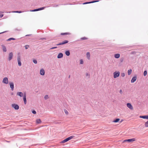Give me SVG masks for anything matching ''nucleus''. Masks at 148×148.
<instances>
[{"label": "nucleus", "mask_w": 148, "mask_h": 148, "mask_svg": "<svg viewBox=\"0 0 148 148\" xmlns=\"http://www.w3.org/2000/svg\"><path fill=\"white\" fill-rule=\"evenodd\" d=\"M120 72L119 71L118 72H114V78H116V77H118L120 75Z\"/></svg>", "instance_id": "obj_1"}, {"label": "nucleus", "mask_w": 148, "mask_h": 148, "mask_svg": "<svg viewBox=\"0 0 148 148\" xmlns=\"http://www.w3.org/2000/svg\"><path fill=\"white\" fill-rule=\"evenodd\" d=\"M136 140V139L135 138H132L131 139H128L127 140H125L123 141V143H124L126 142H133L135 141Z\"/></svg>", "instance_id": "obj_2"}, {"label": "nucleus", "mask_w": 148, "mask_h": 148, "mask_svg": "<svg viewBox=\"0 0 148 148\" xmlns=\"http://www.w3.org/2000/svg\"><path fill=\"white\" fill-rule=\"evenodd\" d=\"M12 107L15 110H17L19 108V107L17 104H13L12 105Z\"/></svg>", "instance_id": "obj_3"}, {"label": "nucleus", "mask_w": 148, "mask_h": 148, "mask_svg": "<svg viewBox=\"0 0 148 148\" xmlns=\"http://www.w3.org/2000/svg\"><path fill=\"white\" fill-rule=\"evenodd\" d=\"M3 83L5 84H7L8 83V80L7 77H4L3 80L2 81Z\"/></svg>", "instance_id": "obj_4"}, {"label": "nucleus", "mask_w": 148, "mask_h": 148, "mask_svg": "<svg viewBox=\"0 0 148 148\" xmlns=\"http://www.w3.org/2000/svg\"><path fill=\"white\" fill-rule=\"evenodd\" d=\"M68 42H69V41L68 40H65L64 41H62V42H60V43L57 44L56 45L58 46V45H62L64 44H65L66 43H68Z\"/></svg>", "instance_id": "obj_5"}, {"label": "nucleus", "mask_w": 148, "mask_h": 148, "mask_svg": "<svg viewBox=\"0 0 148 148\" xmlns=\"http://www.w3.org/2000/svg\"><path fill=\"white\" fill-rule=\"evenodd\" d=\"M23 99L24 104H26L27 103V100L26 99V93L25 92L23 94Z\"/></svg>", "instance_id": "obj_6"}, {"label": "nucleus", "mask_w": 148, "mask_h": 148, "mask_svg": "<svg viewBox=\"0 0 148 148\" xmlns=\"http://www.w3.org/2000/svg\"><path fill=\"white\" fill-rule=\"evenodd\" d=\"M17 61L18 64L19 66H21V58L20 56L18 57L17 58Z\"/></svg>", "instance_id": "obj_7"}, {"label": "nucleus", "mask_w": 148, "mask_h": 148, "mask_svg": "<svg viewBox=\"0 0 148 148\" xmlns=\"http://www.w3.org/2000/svg\"><path fill=\"white\" fill-rule=\"evenodd\" d=\"M127 106L128 108H129L131 110L133 109V107L132 105L130 103H128L127 104Z\"/></svg>", "instance_id": "obj_8"}, {"label": "nucleus", "mask_w": 148, "mask_h": 148, "mask_svg": "<svg viewBox=\"0 0 148 148\" xmlns=\"http://www.w3.org/2000/svg\"><path fill=\"white\" fill-rule=\"evenodd\" d=\"M9 84L10 88H11L12 90H13L14 88V85L13 83L12 82H10Z\"/></svg>", "instance_id": "obj_9"}, {"label": "nucleus", "mask_w": 148, "mask_h": 148, "mask_svg": "<svg viewBox=\"0 0 148 148\" xmlns=\"http://www.w3.org/2000/svg\"><path fill=\"white\" fill-rule=\"evenodd\" d=\"M13 53L12 52L10 53L9 55V60H10L12 58V57H13Z\"/></svg>", "instance_id": "obj_10"}, {"label": "nucleus", "mask_w": 148, "mask_h": 148, "mask_svg": "<svg viewBox=\"0 0 148 148\" xmlns=\"http://www.w3.org/2000/svg\"><path fill=\"white\" fill-rule=\"evenodd\" d=\"M137 77H133L132 79L131 82L132 83L134 82L136 80Z\"/></svg>", "instance_id": "obj_11"}, {"label": "nucleus", "mask_w": 148, "mask_h": 148, "mask_svg": "<svg viewBox=\"0 0 148 148\" xmlns=\"http://www.w3.org/2000/svg\"><path fill=\"white\" fill-rule=\"evenodd\" d=\"M98 1H91V2L84 3H83V4H87L94 3H95V2H97Z\"/></svg>", "instance_id": "obj_12"}, {"label": "nucleus", "mask_w": 148, "mask_h": 148, "mask_svg": "<svg viewBox=\"0 0 148 148\" xmlns=\"http://www.w3.org/2000/svg\"><path fill=\"white\" fill-rule=\"evenodd\" d=\"M140 117L144 119H148V115L145 116H140Z\"/></svg>", "instance_id": "obj_13"}, {"label": "nucleus", "mask_w": 148, "mask_h": 148, "mask_svg": "<svg viewBox=\"0 0 148 148\" xmlns=\"http://www.w3.org/2000/svg\"><path fill=\"white\" fill-rule=\"evenodd\" d=\"M45 73V72L44 70L43 69H42L40 70V74L41 75H44Z\"/></svg>", "instance_id": "obj_14"}, {"label": "nucleus", "mask_w": 148, "mask_h": 148, "mask_svg": "<svg viewBox=\"0 0 148 148\" xmlns=\"http://www.w3.org/2000/svg\"><path fill=\"white\" fill-rule=\"evenodd\" d=\"M17 95H18L20 97H22L23 96V93L21 92H17Z\"/></svg>", "instance_id": "obj_15"}, {"label": "nucleus", "mask_w": 148, "mask_h": 148, "mask_svg": "<svg viewBox=\"0 0 148 148\" xmlns=\"http://www.w3.org/2000/svg\"><path fill=\"white\" fill-rule=\"evenodd\" d=\"M63 54L62 53H59L58 56L57 58H62L63 57Z\"/></svg>", "instance_id": "obj_16"}, {"label": "nucleus", "mask_w": 148, "mask_h": 148, "mask_svg": "<svg viewBox=\"0 0 148 148\" xmlns=\"http://www.w3.org/2000/svg\"><path fill=\"white\" fill-rule=\"evenodd\" d=\"M74 137V136H70L66 139H65L66 140V142L68 141L69 140L72 139Z\"/></svg>", "instance_id": "obj_17"}, {"label": "nucleus", "mask_w": 148, "mask_h": 148, "mask_svg": "<svg viewBox=\"0 0 148 148\" xmlns=\"http://www.w3.org/2000/svg\"><path fill=\"white\" fill-rule=\"evenodd\" d=\"M86 56L88 59L89 60L90 59V53L89 52H87L86 53Z\"/></svg>", "instance_id": "obj_18"}, {"label": "nucleus", "mask_w": 148, "mask_h": 148, "mask_svg": "<svg viewBox=\"0 0 148 148\" xmlns=\"http://www.w3.org/2000/svg\"><path fill=\"white\" fill-rule=\"evenodd\" d=\"M120 56V54L119 53L115 54L114 55V57L116 58H119Z\"/></svg>", "instance_id": "obj_19"}, {"label": "nucleus", "mask_w": 148, "mask_h": 148, "mask_svg": "<svg viewBox=\"0 0 148 148\" xmlns=\"http://www.w3.org/2000/svg\"><path fill=\"white\" fill-rule=\"evenodd\" d=\"M2 47L3 48V51L4 52H5L6 51V49L5 46L3 45H2Z\"/></svg>", "instance_id": "obj_20"}, {"label": "nucleus", "mask_w": 148, "mask_h": 148, "mask_svg": "<svg viewBox=\"0 0 148 148\" xmlns=\"http://www.w3.org/2000/svg\"><path fill=\"white\" fill-rule=\"evenodd\" d=\"M120 120V119H116L115 120H114L113 122L114 123H117Z\"/></svg>", "instance_id": "obj_21"}, {"label": "nucleus", "mask_w": 148, "mask_h": 148, "mask_svg": "<svg viewBox=\"0 0 148 148\" xmlns=\"http://www.w3.org/2000/svg\"><path fill=\"white\" fill-rule=\"evenodd\" d=\"M41 122V120L40 119H38L36 120V122L38 123H40Z\"/></svg>", "instance_id": "obj_22"}, {"label": "nucleus", "mask_w": 148, "mask_h": 148, "mask_svg": "<svg viewBox=\"0 0 148 148\" xmlns=\"http://www.w3.org/2000/svg\"><path fill=\"white\" fill-rule=\"evenodd\" d=\"M132 70L131 69H129L128 71V74L129 75H130L132 73Z\"/></svg>", "instance_id": "obj_23"}, {"label": "nucleus", "mask_w": 148, "mask_h": 148, "mask_svg": "<svg viewBox=\"0 0 148 148\" xmlns=\"http://www.w3.org/2000/svg\"><path fill=\"white\" fill-rule=\"evenodd\" d=\"M65 54L67 56H69L70 54V52L69 51H66L65 52Z\"/></svg>", "instance_id": "obj_24"}, {"label": "nucleus", "mask_w": 148, "mask_h": 148, "mask_svg": "<svg viewBox=\"0 0 148 148\" xmlns=\"http://www.w3.org/2000/svg\"><path fill=\"white\" fill-rule=\"evenodd\" d=\"M145 127H148V120L145 123Z\"/></svg>", "instance_id": "obj_25"}, {"label": "nucleus", "mask_w": 148, "mask_h": 148, "mask_svg": "<svg viewBox=\"0 0 148 148\" xmlns=\"http://www.w3.org/2000/svg\"><path fill=\"white\" fill-rule=\"evenodd\" d=\"M69 33H62L61 34V35H68L69 34Z\"/></svg>", "instance_id": "obj_26"}, {"label": "nucleus", "mask_w": 148, "mask_h": 148, "mask_svg": "<svg viewBox=\"0 0 148 148\" xmlns=\"http://www.w3.org/2000/svg\"><path fill=\"white\" fill-rule=\"evenodd\" d=\"M39 10V8H38V9H35V10H30V12H35V11H38Z\"/></svg>", "instance_id": "obj_27"}, {"label": "nucleus", "mask_w": 148, "mask_h": 148, "mask_svg": "<svg viewBox=\"0 0 148 148\" xmlns=\"http://www.w3.org/2000/svg\"><path fill=\"white\" fill-rule=\"evenodd\" d=\"M64 112L66 114V115H68L69 114V112L66 109H64Z\"/></svg>", "instance_id": "obj_28"}, {"label": "nucleus", "mask_w": 148, "mask_h": 148, "mask_svg": "<svg viewBox=\"0 0 148 148\" xmlns=\"http://www.w3.org/2000/svg\"><path fill=\"white\" fill-rule=\"evenodd\" d=\"M12 12H15V13H21L22 12L21 11H13Z\"/></svg>", "instance_id": "obj_29"}, {"label": "nucleus", "mask_w": 148, "mask_h": 148, "mask_svg": "<svg viewBox=\"0 0 148 148\" xmlns=\"http://www.w3.org/2000/svg\"><path fill=\"white\" fill-rule=\"evenodd\" d=\"M15 40L14 38H10L8 39L7 40V41H9L11 40Z\"/></svg>", "instance_id": "obj_30"}, {"label": "nucleus", "mask_w": 148, "mask_h": 148, "mask_svg": "<svg viewBox=\"0 0 148 148\" xmlns=\"http://www.w3.org/2000/svg\"><path fill=\"white\" fill-rule=\"evenodd\" d=\"M147 74V71H145L144 72V76H146Z\"/></svg>", "instance_id": "obj_31"}, {"label": "nucleus", "mask_w": 148, "mask_h": 148, "mask_svg": "<svg viewBox=\"0 0 148 148\" xmlns=\"http://www.w3.org/2000/svg\"><path fill=\"white\" fill-rule=\"evenodd\" d=\"M48 98V96L47 95H45L44 97V98L45 99H47Z\"/></svg>", "instance_id": "obj_32"}, {"label": "nucleus", "mask_w": 148, "mask_h": 148, "mask_svg": "<svg viewBox=\"0 0 148 148\" xmlns=\"http://www.w3.org/2000/svg\"><path fill=\"white\" fill-rule=\"evenodd\" d=\"M66 142V139H65L63 140H62V141L60 143H65Z\"/></svg>", "instance_id": "obj_33"}, {"label": "nucleus", "mask_w": 148, "mask_h": 148, "mask_svg": "<svg viewBox=\"0 0 148 148\" xmlns=\"http://www.w3.org/2000/svg\"><path fill=\"white\" fill-rule=\"evenodd\" d=\"M45 8V7H43L41 8H39V10H43Z\"/></svg>", "instance_id": "obj_34"}, {"label": "nucleus", "mask_w": 148, "mask_h": 148, "mask_svg": "<svg viewBox=\"0 0 148 148\" xmlns=\"http://www.w3.org/2000/svg\"><path fill=\"white\" fill-rule=\"evenodd\" d=\"M33 62L35 64H37V61L36 60H33Z\"/></svg>", "instance_id": "obj_35"}, {"label": "nucleus", "mask_w": 148, "mask_h": 148, "mask_svg": "<svg viewBox=\"0 0 148 148\" xmlns=\"http://www.w3.org/2000/svg\"><path fill=\"white\" fill-rule=\"evenodd\" d=\"M121 76L123 77H124L125 76V74L124 73H121Z\"/></svg>", "instance_id": "obj_36"}, {"label": "nucleus", "mask_w": 148, "mask_h": 148, "mask_svg": "<svg viewBox=\"0 0 148 148\" xmlns=\"http://www.w3.org/2000/svg\"><path fill=\"white\" fill-rule=\"evenodd\" d=\"M87 39V38L86 37H84L82 38H81V39H82V40H86V39Z\"/></svg>", "instance_id": "obj_37"}, {"label": "nucleus", "mask_w": 148, "mask_h": 148, "mask_svg": "<svg viewBox=\"0 0 148 148\" xmlns=\"http://www.w3.org/2000/svg\"><path fill=\"white\" fill-rule=\"evenodd\" d=\"M25 48L26 49H27L29 47V46L28 45H26L25 46Z\"/></svg>", "instance_id": "obj_38"}, {"label": "nucleus", "mask_w": 148, "mask_h": 148, "mask_svg": "<svg viewBox=\"0 0 148 148\" xmlns=\"http://www.w3.org/2000/svg\"><path fill=\"white\" fill-rule=\"evenodd\" d=\"M32 112L33 114H36V112L35 110H34L32 111Z\"/></svg>", "instance_id": "obj_39"}, {"label": "nucleus", "mask_w": 148, "mask_h": 148, "mask_svg": "<svg viewBox=\"0 0 148 148\" xmlns=\"http://www.w3.org/2000/svg\"><path fill=\"white\" fill-rule=\"evenodd\" d=\"M83 62L82 60H80V63L81 64H83Z\"/></svg>", "instance_id": "obj_40"}, {"label": "nucleus", "mask_w": 148, "mask_h": 148, "mask_svg": "<svg viewBox=\"0 0 148 148\" xmlns=\"http://www.w3.org/2000/svg\"><path fill=\"white\" fill-rule=\"evenodd\" d=\"M119 92L121 94H122L123 93L122 91L121 90H120L119 91Z\"/></svg>", "instance_id": "obj_41"}, {"label": "nucleus", "mask_w": 148, "mask_h": 148, "mask_svg": "<svg viewBox=\"0 0 148 148\" xmlns=\"http://www.w3.org/2000/svg\"><path fill=\"white\" fill-rule=\"evenodd\" d=\"M3 16V14H0V18L2 17Z\"/></svg>", "instance_id": "obj_42"}, {"label": "nucleus", "mask_w": 148, "mask_h": 148, "mask_svg": "<svg viewBox=\"0 0 148 148\" xmlns=\"http://www.w3.org/2000/svg\"><path fill=\"white\" fill-rule=\"evenodd\" d=\"M57 48V47H53L51 49H53L55 48Z\"/></svg>", "instance_id": "obj_43"}, {"label": "nucleus", "mask_w": 148, "mask_h": 148, "mask_svg": "<svg viewBox=\"0 0 148 148\" xmlns=\"http://www.w3.org/2000/svg\"><path fill=\"white\" fill-rule=\"evenodd\" d=\"M3 32L0 33V34H2V33H4V32Z\"/></svg>", "instance_id": "obj_44"}, {"label": "nucleus", "mask_w": 148, "mask_h": 148, "mask_svg": "<svg viewBox=\"0 0 148 148\" xmlns=\"http://www.w3.org/2000/svg\"><path fill=\"white\" fill-rule=\"evenodd\" d=\"M88 75V73H87V74H86V75Z\"/></svg>", "instance_id": "obj_45"}, {"label": "nucleus", "mask_w": 148, "mask_h": 148, "mask_svg": "<svg viewBox=\"0 0 148 148\" xmlns=\"http://www.w3.org/2000/svg\"><path fill=\"white\" fill-rule=\"evenodd\" d=\"M70 75H69V78H70Z\"/></svg>", "instance_id": "obj_46"}, {"label": "nucleus", "mask_w": 148, "mask_h": 148, "mask_svg": "<svg viewBox=\"0 0 148 148\" xmlns=\"http://www.w3.org/2000/svg\"><path fill=\"white\" fill-rule=\"evenodd\" d=\"M122 120L121 121V123L122 122Z\"/></svg>", "instance_id": "obj_47"}]
</instances>
